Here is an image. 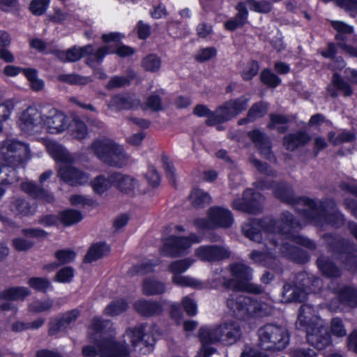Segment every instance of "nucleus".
Segmentation results:
<instances>
[{
  "instance_id": "nucleus-60",
  "label": "nucleus",
  "mask_w": 357,
  "mask_h": 357,
  "mask_svg": "<svg viewBox=\"0 0 357 357\" xmlns=\"http://www.w3.org/2000/svg\"><path fill=\"white\" fill-rule=\"evenodd\" d=\"M250 161L260 173L268 176L275 177L277 176L276 171L267 163L263 162L253 156L250 157Z\"/></svg>"
},
{
  "instance_id": "nucleus-35",
  "label": "nucleus",
  "mask_w": 357,
  "mask_h": 357,
  "mask_svg": "<svg viewBox=\"0 0 357 357\" xmlns=\"http://www.w3.org/2000/svg\"><path fill=\"white\" fill-rule=\"evenodd\" d=\"M78 316L79 311L77 310H73L65 313L61 319L52 321L50 322L49 333L50 335H55L58 332L65 329L71 323L74 322Z\"/></svg>"
},
{
  "instance_id": "nucleus-13",
  "label": "nucleus",
  "mask_w": 357,
  "mask_h": 357,
  "mask_svg": "<svg viewBox=\"0 0 357 357\" xmlns=\"http://www.w3.org/2000/svg\"><path fill=\"white\" fill-rule=\"evenodd\" d=\"M201 240L195 234H190L188 236H170L164 240L160 253L172 257L183 255L188 253L193 243H200Z\"/></svg>"
},
{
  "instance_id": "nucleus-34",
  "label": "nucleus",
  "mask_w": 357,
  "mask_h": 357,
  "mask_svg": "<svg viewBox=\"0 0 357 357\" xmlns=\"http://www.w3.org/2000/svg\"><path fill=\"white\" fill-rule=\"evenodd\" d=\"M310 139L311 137L308 133L299 131L286 135L283 139V144L287 150L293 151L300 146H305Z\"/></svg>"
},
{
  "instance_id": "nucleus-56",
  "label": "nucleus",
  "mask_w": 357,
  "mask_h": 357,
  "mask_svg": "<svg viewBox=\"0 0 357 357\" xmlns=\"http://www.w3.org/2000/svg\"><path fill=\"white\" fill-rule=\"evenodd\" d=\"M128 307V303L123 299L112 302L105 309V313L109 316H116L126 311Z\"/></svg>"
},
{
  "instance_id": "nucleus-39",
  "label": "nucleus",
  "mask_w": 357,
  "mask_h": 357,
  "mask_svg": "<svg viewBox=\"0 0 357 357\" xmlns=\"http://www.w3.org/2000/svg\"><path fill=\"white\" fill-rule=\"evenodd\" d=\"M109 247L105 243L98 242L92 244L86 252L84 261L91 263L106 256L109 252Z\"/></svg>"
},
{
  "instance_id": "nucleus-49",
  "label": "nucleus",
  "mask_w": 357,
  "mask_h": 357,
  "mask_svg": "<svg viewBox=\"0 0 357 357\" xmlns=\"http://www.w3.org/2000/svg\"><path fill=\"white\" fill-rule=\"evenodd\" d=\"M246 5L254 12L267 14L273 9V6L269 1L261 0H244Z\"/></svg>"
},
{
  "instance_id": "nucleus-33",
  "label": "nucleus",
  "mask_w": 357,
  "mask_h": 357,
  "mask_svg": "<svg viewBox=\"0 0 357 357\" xmlns=\"http://www.w3.org/2000/svg\"><path fill=\"white\" fill-rule=\"evenodd\" d=\"M234 117L235 116L229 105H227V101L222 105L218 107L213 112L210 119L206 120V124L209 126H213L229 121Z\"/></svg>"
},
{
  "instance_id": "nucleus-42",
  "label": "nucleus",
  "mask_w": 357,
  "mask_h": 357,
  "mask_svg": "<svg viewBox=\"0 0 357 357\" xmlns=\"http://www.w3.org/2000/svg\"><path fill=\"white\" fill-rule=\"evenodd\" d=\"M142 291L146 296L161 294L165 291V287L158 280L147 278L144 280Z\"/></svg>"
},
{
  "instance_id": "nucleus-58",
  "label": "nucleus",
  "mask_w": 357,
  "mask_h": 357,
  "mask_svg": "<svg viewBox=\"0 0 357 357\" xmlns=\"http://www.w3.org/2000/svg\"><path fill=\"white\" fill-rule=\"evenodd\" d=\"M109 52H111L109 50V47L107 45L100 47L95 52L93 50L92 52L88 54L89 56L87 59V64L93 66L95 63H101L103 58Z\"/></svg>"
},
{
  "instance_id": "nucleus-28",
  "label": "nucleus",
  "mask_w": 357,
  "mask_h": 357,
  "mask_svg": "<svg viewBox=\"0 0 357 357\" xmlns=\"http://www.w3.org/2000/svg\"><path fill=\"white\" fill-rule=\"evenodd\" d=\"M133 307L137 313L144 317L158 316L163 311L160 303L151 300H139L134 303Z\"/></svg>"
},
{
  "instance_id": "nucleus-37",
  "label": "nucleus",
  "mask_w": 357,
  "mask_h": 357,
  "mask_svg": "<svg viewBox=\"0 0 357 357\" xmlns=\"http://www.w3.org/2000/svg\"><path fill=\"white\" fill-rule=\"evenodd\" d=\"M114 172L107 174H100L95 177L91 182L93 192L98 195H102L112 186H114V179L112 178Z\"/></svg>"
},
{
  "instance_id": "nucleus-55",
  "label": "nucleus",
  "mask_w": 357,
  "mask_h": 357,
  "mask_svg": "<svg viewBox=\"0 0 357 357\" xmlns=\"http://www.w3.org/2000/svg\"><path fill=\"white\" fill-rule=\"evenodd\" d=\"M172 281L174 284L181 286L191 287L197 289H202L204 287V284L202 282L181 275H174Z\"/></svg>"
},
{
  "instance_id": "nucleus-53",
  "label": "nucleus",
  "mask_w": 357,
  "mask_h": 357,
  "mask_svg": "<svg viewBox=\"0 0 357 357\" xmlns=\"http://www.w3.org/2000/svg\"><path fill=\"white\" fill-rule=\"evenodd\" d=\"M266 113L267 105L262 102H257L249 109L247 114V119L248 121H254L256 119L264 116Z\"/></svg>"
},
{
  "instance_id": "nucleus-12",
  "label": "nucleus",
  "mask_w": 357,
  "mask_h": 357,
  "mask_svg": "<svg viewBox=\"0 0 357 357\" xmlns=\"http://www.w3.org/2000/svg\"><path fill=\"white\" fill-rule=\"evenodd\" d=\"M259 187L261 189L273 188V194L275 197L283 203L294 206L296 210L298 211L305 219V213L308 212V209L303 204V201L311 199L310 198L297 197L295 195L292 187L286 183H275V182H269L266 183L261 181L259 182Z\"/></svg>"
},
{
  "instance_id": "nucleus-8",
  "label": "nucleus",
  "mask_w": 357,
  "mask_h": 357,
  "mask_svg": "<svg viewBox=\"0 0 357 357\" xmlns=\"http://www.w3.org/2000/svg\"><path fill=\"white\" fill-rule=\"evenodd\" d=\"M296 283L295 286L289 283L284 284L282 296L286 301H304L307 294L316 291L321 287V281L312 275L300 273L296 276Z\"/></svg>"
},
{
  "instance_id": "nucleus-47",
  "label": "nucleus",
  "mask_w": 357,
  "mask_h": 357,
  "mask_svg": "<svg viewBox=\"0 0 357 357\" xmlns=\"http://www.w3.org/2000/svg\"><path fill=\"white\" fill-rule=\"evenodd\" d=\"M58 80L73 85H86L91 82L90 77L75 73L59 75Z\"/></svg>"
},
{
  "instance_id": "nucleus-3",
  "label": "nucleus",
  "mask_w": 357,
  "mask_h": 357,
  "mask_svg": "<svg viewBox=\"0 0 357 357\" xmlns=\"http://www.w3.org/2000/svg\"><path fill=\"white\" fill-rule=\"evenodd\" d=\"M267 231L271 237L274 236L276 242L282 243V238H285L299 244L308 250H315L317 244L311 239L298 234L301 229V224L294 219L289 212L282 213L280 219L269 220L266 225Z\"/></svg>"
},
{
  "instance_id": "nucleus-17",
  "label": "nucleus",
  "mask_w": 357,
  "mask_h": 357,
  "mask_svg": "<svg viewBox=\"0 0 357 357\" xmlns=\"http://www.w3.org/2000/svg\"><path fill=\"white\" fill-rule=\"evenodd\" d=\"M58 176L65 183L74 186L84 185L90 180L88 173L71 166L70 164L61 166L58 171Z\"/></svg>"
},
{
  "instance_id": "nucleus-21",
  "label": "nucleus",
  "mask_w": 357,
  "mask_h": 357,
  "mask_svg": "<svg viewBox=\"0 0 357 357\" xmlns=\"http://www.w3.org/2000/svg\"><path fill=\"white\" fill-rule=\"evenodd\" d=\"M248 135L255 144L261 155L270 161L275 160V155L271 150V142L267 135L256 129L250 131Z\"/></svg>"
},
{
  "instance_id": "nucleus-57",
  "label": "nucleus",
  "mask_w": 357,
  "mask_h": 357,
  "mask_svg": "<svg viewBox=\"0 0 357 357\" xmlns=\"http://www.w3.org/2000/svg\"><path fill=\"white\" fill-rule=\"evenodd\" d=\"M27 283L31 288L43 293L52 288L51 282L47 278L33 277L31 278Z\"/></svg>"
},
{
  "instance_id": "nucleus-2",
  "label": "nucleus",
  "mask_w": 357,
  "mask_h": 357,
  "mask_svg": "<svg viewBox=\"0 0 357 357\" xmlns=\"http://www.w3.org/2000/svg\"><path fill=\"white\" fill-rule=\"evenodd\" d=\"M242 328L238 321L228 320L213 327H201L199 337L202 347L195 357H210L216 351L209 344L222 342L233 344L241 339Z\"/></svg>"
},
{
  "instance_id": "nucleus-22",
  "label": "nucleus",
  "mask_w": 357,
  "mask_h": 357,
  "mask_svg": "<svg viewBox=\"0 0 357 357\" xmlns=\"http://www.w3.org/2000/svg\"><path fill=\"white\" fill-rule=\"evenodd\" d=\"M267 223L268 221L266 220L250 219L242 225L241 230L244 236L248 238L256 243H260L262 241V234L259 227L266 234L265 239H268V237L270 236V234L266 229Z\"/></svg>"
},
{
  "instance_id": "nucleus-36",
  "label": "nucleus",
  "mask_w": 357,
  "mask_h": 357,
  "mask_svg": "<svg viewBox=\"0 0 357 357\" xmlns=\"http://www.w3.org/2000/svg\"><path fill=\"white\" fill-rule=\"evenodd\" d=\"M112 178L114 179V186L124 193H132L138 187V183L133 177L120 172H114Z\"/></svg>"
},
{
  "instance_id": "nucleus-59",
  "label": "nucleus",
  "mask_w": 357,
  "mask_h": 357,
  "mask_svg": "<svg viewBox=\"0 0 357 357\" xmlns=\"http://www.w3.org/2000/svg\"><path fill=\"white\" fill-rule=\"evenodd\" d=\"M261 82L269 87L275 88L280 84L281 79L269 69H264L260 74Z\"/></svg>"
},
{
  "instance_id": "nucleus-19",
  "label": "nucleus",
  "mask_w": 357,
  "mask_h": 357,
  "mask_svg": "<svg viewBox=\"0 0 357 357\" xmlns=\"http://www.w3.org/2000/svg\"><path fill=\"white\" fill-rule=\"evenodd\" d=\"M195 255L203 261L215 262L228 259L229 250L221 245H203L195 251Z\"/></svg>"
},
{
  "instance_id": "nucleus-27",
  "label": "nucleus",
  "mask_w": 357,
  "mask_h": 357,
  "mask_svg": "<svg viewBox=\"0 0 357 357\" xmlns=\"http://www.w3.org/2000/svg\"><path fill=\"white\" fill-rule=\"evenodd\" d=\"M93 51V46L87 45L83 47L74 46L66 51H57L56 56L63 62H75L88 55Z\"/></svg>"
},
{
  "instance_id": "nucleus-51",
  "label": "nucleus",
  "mask_w": 357,
  "mask_h": 357,
  "mask_svg": "<svg viewBox=\"0 0 357 357\" xmlns=\"http://www.w3.org/2000/svg\"><path fill=\"white\" fill-rule=\"evenodd\" d=\"M270 123L268 127L271 129H277L279 132L282 133L287 130L286 124L288 122V119L281 114H270Z\"/></svg>"
},
{
  "instance_id": "nucleus-32",
  "label": "nucleus",
  "mask_w": 357,
  "mask_h": 357,
  "mask_svg": "<svg viewBox=\"0 0 357 357\" xmlns=\"http://www.w3.org/2000/svg\"><path fill=\"white\" fill-rule=\"evenodd\" d=\"M21 188L24 192L35 199H40L47 203H51L54 201V197L51 193L33 182L27 181L22 183Z\"/></svg>"
},
{
  "instance_id": "nucleus-15",
  "label": "nucleus",
  "mask_w": 357,
  "mask_h": 357,
  "mask_svg": "<svg viewBox=\"0 0 357 357\" xmlns=\"http://www.w3.org/2000/svg\"><path fill=\"white\" fill-rule=\"evenodd\" d=\"M43 126L50 133H61L66 130L68 126V119L61 112L52 106L43 108Z\"/></svg>"
},
{
  "instance_id": "nucleus-46",
  "label": "nucleus",
  "mask_w": 357,
  "mask_h": 357,
  "mask_svg": "<svg viewBox=\"0 0 357 357\" xmlns=\"http://www.w3.org/2000/svg\"><path fill=\"white\" fill-rule=\"evenodd\" d=\"M328 139L332 144L337 146L342 143L354 142L356 139V135L351 132L343 130L336 136L335 132L331 131L328 134Z\"/></svg>"
},
{
  "instance_id": "nucleus-40",
  "label": "nucleus",
  "mask_w": 357,
  "mask_h": 357,
  "mask_svg": "<svg viewBox=\"0 0 357 357\" xmlns=\"http://www.w3.org/2000/svg\"><path fill=\"white\" fill-rule=\"evenodd\" d=\"M319 269L323 275L328 278H339L341 275L340 268L329 259L321 256L317 260Z\"/></svg>"
},
{
  "instance_id": "nucleus-38",
  "label": "nucleus",
  "mask_w": 357,
  "mask_h": 357,
  "mask_svg": "<svg viewBox=\"0 0 357 357\" xmlns=\"http://www.w3.org/2000/svg\"><path fill=\"white\" fill-rule=\"evenodd\" d=\"M10 210L16 216H31L36 213V206L22 198H15L10 205Z\"/></svg>"
},
{
  "instance_id": "nucleus-10",
  "label": "nucleus",
  "mask_w": 357,
  "mask_h": 357,
  "mask_svg": "<svg viewBox=\"0 0 357 357\" xmlns=\"http://www.w3.org/2000/svg\"><path fill=\"white\" fill-rule=\"evenodd\" d=\"M229 270L233 278L222 277L223 287L234 291H249L256 294L261 291L259 287L248 283L252 276V270L250 267L244 264L235 263L229 266Z\"/></svg>"
},
{
  "instance_id": "nucleus-62",
  "label": "nucleus",
  "mask_w": 357,
  "mask_h": 357,
  "mask_svg": "<svg viewBox=\"0 0 357 357\" xmlns=\"http://www.w3.org/2000/svg\"><path fill=\"white\" fill-rule=\"evenodd\" d=\"M50 4V0H32L29 4L30 12L36 16L43 15Z\"/></svg>"
},
{
  "instance_id": "nucleus-1",
  "label": "nucleus",
  "mask_w": 357,
  "mask_h": 357,
  "mask_svg": "<svg viewBox=\"0 0 357 357\" xmlns=\"http://www.w3.org/2000/svg\"><path fill=\"white\" fill-rule=\"evenodd\" d=\"M31 158L29 146L11 139L4 140L0 146V184H13L19 180L17 169L24 168Z\"/></svg>"
},
{
  "instance_id": "nucleus-50",
  "label": "nucleus",
  "mask_w": 357,
  "mask_h": 357,
  "mask_svg": "<svg viewBox=\"0 0 357 357\" xmlns=\"http://www.w3.org/2000/svg\"><path fill=\"white\" fill-rule=\"evenodd\" d=\"M22 72L30 83L32 90L38 91L43 89L44 82L38 78L37 70L33 68H23Z\"/></svg>"
},
{
  "instance_id": "nucleus-20",
  "label": "nucleus",
  "mask_w": 357,
  "mask_h": 357,
  "mask_svg": "<svg viewBox=\"0 0 357 357\" xmlns=\"http://www.w3.org/2000/svg\"><path fill=\"white\" fill-rule=\"evenodd\" d=\"M305 331L308 343L319 350L325 349L331 344L328 328L321 323Z\"/></svg>"
},
{
  "instance_id": "nucleus-4",
  "label": "nucleus",
  "mask_w": 357,
  "mask_h": 357,
  "mask_svg": "<svg viewBox=\"0 0 357 357\" xmlns=\"http://www.w3.org/2000/svg\"><path fill=\"white\" fill-rule=\"evenodd\" d=\"M303 204L308 209L305 219L317 226L329 225L340 227L344 223V215L337 208L333 199H306Z\"/></svg>"
},
{
  "instance_id": "nucleus-64",
  "label": "nucleus",
  "mask_w": 357,
  "mask_h": 357,
  "mask_svg": "<svg viewBox=\"0 0 357 357\" xmlns=\"http://www.w3.org/2000/svg\"><path fill=\"white\" fill-rule=\"evenodd\" d=\"M336 4L349 12L350 15H357V0H336Z\"/></svg>"
},
{
  "instance_id": "nucleus-9",
  "label": "nucleus",
  "mask_w": 357,
  "mask_h": 357,
  "mask_svg": "<svg viewBox=\"0 0 357 357\" xmlns=\"http://www.w3.org/2000/svg\"><path fill=\"white\" fill-rule=\"evenodd\" d=\"M323 239L329 250L340 260L346 269L353 272L357 270V255L354 243L332 234L324 235Z\"/></svg>"
},
{
  "instance_id": "nucleus-31",
  "label": "nucleus",
  "mask_w": 357,
  "mask_h": 357,
  "mask_svg": "<svg viewBox=\"0 0 357 357\" xmlns=\"http://www.w3.org/2000/svg\"><path fill=\"white\" fill-rule=\"evenodd\" d=\"M31 294L30 290L26 287H9L0 291V301H24Z\"/></svg>"
},
{
  "instance_id": "nucleus-24",
  "label": "nucleus",
  "mask_w": 357,
  "mask_h": 357,
  "mask_svg": "<svg viewBox=\"0 0 357 357\" xmlns=\"http://www.w3.org/2000/svg\"><path fill=\"white\" fill-rule=\"evenodd\" d=\"M139 104L140 101L135 95L117 94L111 98L107 103V107L111 110L119 112L123 109L136 108Z\"/></svg>"
},
{
  "instance_id": "nucleus-14",
  "label": "nucleus",
  "mask_w": 357,
  "mask_h": 357,
  "mask_svg": "<svg viewBox=\"0 0 357 357\" xmlns=\"http://www.w3.org/2000/svg\"><path fill=\"white\" fill-rule=\"evenodd\" d=\"M264 197L258 192H255L252 189L244 191L243 199H236L232 203L234 209L245 212L249 214L260 213L263 208Z\"/></svg>"
},
{
  "instance_id": "nucleus-54",
  "label": "nucleus",
  "mask_w": 357,
  "mask_h": 357,
  "mask_svg": "<svg viewBox=\"0 0 357 357\" xmlns=\"http://www.w3.org/2000/svg\"><path fill=\"white\" fill-rule=\"evenodd\" d=\"M249 100L248 98L243 96L238 98L228 100L227 105H229L233 114L236 116L246 109Z\"/></svg>"
},
{
  "instance_id": "nucleus-61",
  "label": "nucleus",
  "mask_w": 357,
  "mask_h": 357,
  "mask_svg": "<svg viewBox=\"0 0 357 357\" xmlns=\"http://www.w3.org/2000/svg\"><path fill=\"white\" fill-rule=\"evenodd\" d=\"M194 262L190 259H184L175 261L170 264L169 270L174 275H180V273L185 271Z\"/></svg>"
},
{
  "instance_id": "nucleus-43",
  "label": "nucleus",
  "mask_w": 357,
  "mask_h": 357,
  "mask_svg": "<svg viewBox=\"0 0 357 357\" xmlns=\"http://www.w3.org/2000/svg\"><path fill=\"white\" fill-rule=\"evenodd\" d=\"M190 200L195 207L202 208L211 203V197L200 189H194L190 193Z\"/></svg>"
},
{
  "instance_id": "nucleus-6",
  "label": "nucleus",
  "mask_w": 357,
  "mask_h": 357,
  "mask_svg": "<svg viewBox=\"0 0 357 357\" xmlns=\"http://www.w3.org/2000/svg\"><path fill=\"white\" fill-rule=\"evenodd\" d=\"M89 149L100 161L109 166L121 168L128 164V156L125 150L111 139H96Z\"/></svg>"
},
{
  "instance_id": "nucleus-45",
  "label": "nucleus",
  "mask_w": 357,
  "mask_h": 357,
  "mask_svg": "<svg viewBox=\"0 0 357 357\" xmlns=\"http://www.w3.org/2000/svg\"><path fill=\"white\" fill-rule=\"evenodd\" d=\"M70 132L72 136L82 140L88 136V128L86 123L79 118H75L71 123Z\"/></svg>"
},
{
  "instance_id": "nucleus-5",
  "label": "nucleus",
  "mask_w": 357,
  "mask_h": 357,
  "mask_svg": "<svg viewBox=\"0 0 357 357\" xmlns=\"http://www.w3.org/2000/svg\"><path fill=\"white\" fill-rule=\"evenodd\" d=\"M265 251L253 250L249 255L250 259L256 264L275 269L278 264L276 255L281 253L285 256L294 257L298 248L289 242H276L275 236H268L264 240Z\"/></svg>"
},
{
  "instance_id": "nucleus-7",
  "label": "nucleus",
  "mask_w": 357,
  "mask_h": 357,
  "mask_svg": "<svg viewBox=\"0 0 357 357\" xmlns=\"http://www.w3.org/2000/svg\"><path fill=\"white\" fill-rule=\"evenodd\" d=\"M227 305L236 317L243 320L264 317L271 312L266 303L244 295L231 294L227 301Z\"/></svg>"
},
{
  "instance_id": "nucleus-44",
  "label": "nucleus",
  "mask_w": 357,
  "mask_h": 357,
  "mask_svg": "<svg viewBox=\"0 0 357 357\" xmlns=\"http://www.w3.org/2000/svg\"><path fill=\"white\" fill-rule=\"evenodd\" d=\"M59 221L64 226L73 225L79 222L82 219L81 212L73 209L64 210L59 213Z\"/></svg>"
},
{
  "instance_id": "nucleus-63",
  "label": "nucleus",
  "mask_w": 357,
  "mask_h": 357,
  "mask_svg": "<svg viewBox=\"0 0 357 357\" xmlns=\"http://www.w3.org/2000/svg\"><path fill=\"white\" fill-rule=\"evenodd\" d=\"M74 277V269L72 267L66 266L61 269L55 276V280L59 282H70Z\"/></svg>"
},
{
  "instance_id": "nucleus-30",
  "label": "nucleus",
  "mask_w": 357,
  "mask_h": 357,
  "mask_svg": "<svg viewBox=\"0 0 357 357\" xmlns=\"http://www.w3.org/2000/svg\"><path fill=\"white\" fill-rule=\"evenodd\" d=\"M126 335L129 337L130 342L133 347H136L138 343L143 342L146 347H152L155 343V338L151 336H147L145 334V326L139 325L133 328H129L126 331Z\"/></svg>"
},
{
  "instance_id": "nucleus-11",
  "label": "nucleus",
  "mask_w": 357,
  "mask_h": 357,
  "mask_svg": "<svg viewBox=\"0 0 357 357\" xmlns=\"http://www.w3.org/2000/svg\"><path fill=\"white\" fill-rule=\"evenodd\" d=\"M259 344L265 350H282L289 342L287 331L280 326L266 324L258 331Z\"/></svg>"
},
{
  "instance_id": "nucleus-16",
  "label": "nucleus",
  "mask_w": 357,
  "mask_h": 357,
  "mask_svg": "<svg viewBox=\"0 0 357 357\" xmlns=\"http://www.w3.org/2000/svg\"><path fill=\"white\" fill-rule=\"evenodd\" d=\"M20 127L29 134L40 132L43 128V109L40 112L34 107H28L20 116Z\"/></svg>"
},
{
  "instance_id": "nucleus-26",
  "label": "nucleus",
  "mask_w": 357,
  "mask_h": 357,
  "mask_svg": "<svg viewBox=\"0 0 357 357\" xmlns=\"http://www.w3.org/2000/svg\"><path fill=\"white\" fill-rule=\"evenodd\" d=\"M45 146L49 154L62 165L72 164L75 161L74 157L61 144L54 141H47Z\"/></svg>"
},
{
  "instance_id": "nucleus-18",
  "label": "nucleus",
  "mask_w": 357,
  "mask_h": 357,
  "mask_svg": "<svg viewBox=\"0 0 357 357\" xmlns=\"http://www.w3.org/2000/svg\"><path fill=\"white\" fill-rule=\"evenodd\" d=\"M96 344L100 357H130L127 347L116 342L112 337L102 338Z\"/></svg>"
},
{
  "instance_id": "nucleus-23",
  "label": "nucleus",
  "mask_w": 357,
  "mask_h": 357,
  "mask_svg": "<svg viewBox=\"0 0 357 357\" xmlns=\"http://www.w3.org/2000/svg\"><path fill=\"white\" fill-rule=\"evenodd\" d=\"M319 324L318 317L313 307L309 305H301L296 323L297 329L305 331Z\"/></svg>"
},
{
  "instance_id": "nucleus-29",
  "label": "nucleus",
  "mask_w": 357,
  "mask_h": 357,
  "mask_svg": "<svg viewBox=\"0 0 357 357\" xmlns=\"http://www.w3.org/2000/svg\"><path fill=\"white\" fill-rule=\"evenodd\" d=\"M235 10L237 11L235 16L225 23L226 29L229 31H234L248 22V10L244 0L236 5Z\"/></svg>"
},
{
  "instance_id": "nucleus-25",
  "label": "nucleus",
  "mask_w": 357,
  "mask_h": 357,
  "mask_svg": "<svg viewBox=\"0 0 357 357\" xmlns=\"http://www.w3.org/2000/svg\"><path fill=\"white\" fill-rule=\"evenodd\" d=\"M209 220L215 226L228 228L234 222L231 212L220 206L211 207L208 213Z\"/></svg>"
},
{
  "instance_id": "nucleus-41",
  "label": "nucleus",
  "mask_w": 357,
  "mask_h": 357,
  "mask_svg": "<svg viewBox=\"0 0 357 357\" xmlns=\"http://www.w3.org/2000/svg\"><path fill=\"white\" fill-rule=\"evenodd\" d=\"M340 301L345 305L355 307L357 306V289L344 286L338 291Z\"/></svg>"
},
{
  "instance_id": "nucleus-48",
  "label": "nucleus",
  "mask_w": 357,
  "mask_h": 357,
  "mask_svg": "<svg viewBox=\"0 0 357 357\" xmlns=\"http://www.w3.org/2000/svg\"><path fill=\"white\" fill-rule=\"evenodd\" d=\"M161 59L154 54H151L143 58L142 66L143 68L151 73L159 71L161 68Z\"/></svg>"
},
{
  "instance_id": "nucleus-52",
  "label": "nucleus",
  "mask_w": 357,
  "mask_h": 357,
  "mask_svg": "<svg viewBox=\"0 0 357 357\" xmlns=\"http://www.w3.org/2000/svg\"><path fill=\"white\" fill-rule=\"evenodd\" d=\"M53 305L54 301L52 299L36 300L29 304L28 310L29 312L38 314L50 310Z\"/></svg>"
}]
</instances>
